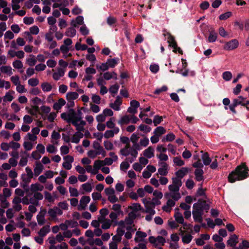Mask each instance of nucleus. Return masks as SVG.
Segmentation results:
<instances>
[{
    "instance_id": "f257e3e1",
    "label": "nucleus",
    "mask_w": 249,
    "mask_h": 249,
    "mask_svg": "<svg viewBox=\"0 0 249 249\" xmlns=\"http://www.w3.org/2000/svg\"><path fill=\"white\" fill-rule=\"evenodd\" d=\"M81 113H77L73 109H70L68 112H64L61 114L62 119L68 123L73 125L77 131L74 133L71 138V142L78 143L84 136V131L86 122L82 119Z\"/></svg>"
},
{
    "instance_id": "f03ea898",
    "label": "nucleus",
    "mask_w": 249,
    "mask_h": 249,
    "mask_svg": "<svg viewBox=\"0 0 249 249\" xmlns=\"http://www.w3.org/2000/svg\"><path fill=\"white\" fill-rule=\"evenodd\" d=\"M248 169L245 163L238 166L235 170L231 173L228 176L229 181L233 183L237 180L245 179L248 176Z\"/></svg>"
},
{
    "instance_id": "7ed1b4c3",
    "label": "nucleus",
    "mask_w": 249,
    "mask_h": 249,
    "mask_svg": "<svg viewBox=\"0 0 249 249\" xmlns=\"http://www.w3.org/2000/svg\"><path fill=\"white\" fill-rule=\"evenodd\" d=\"M209 209V206L205 202H198L193 205V216L196 222H202V215L204 210Z\"/></svg>"
},
{
    "instance_id": "20e7f679",
    "label": "nucleus",
    "mask_w": 249,
    "mask_h": 249,
    "mask_svg": "<svg viewBox=\"0 0 249 249\" xmlns=\"http://www.w3.org/2000/svg\"><path fill=\"white\" fill-rule=\"evenodd\" d=\"M120 153L121 155L128 157V156H130V157L126 158V160H128L130 163L133 162L137 158L138 153L137 151V149L131 147L130 144H126L125 146L122 148L120 151Z\"/></svg>"
},
{
    "instance_id": "39448f33",
    "label": "nucleus",
    "mask_w": 249,
    "mask_h": 249,
    "mask_svg": "<svg viewBox=\"0 0 249 249\" xmlns=\"http://www.w3.org/2000/svg\"><path fill=\"white\" fill-rule=\"evenodd\" d=\"M148 240L151 244L157 248L163 246L165 242V238L161 236H158L157 237L151 236L148 238Z\"/></svg>"
},
{
    "instance_id": "423d86ee",
    "label": "nucleus",
    "mask_w": 249,
    "mask_h": 249,
    "mask_svg": "<svg viewBox=\"0 0 249 249\" xmlns=\"http://www.w3.org/2000/svg\"><path fill=\"white\" fill-rule=\"evenodd\" d=\"M147 234L146 232L138 230L136 231L134 241L136 243L144 244L146 246L147 241L146 239Z\"/></svg>"
},
{
    "instance_id": "0eeeda50",
    "label": "nucleus",
    "mask_w": 249,
    "mask_h": 249,
    "mask_svg": "<svg viewBox=\"0 0 249 249\" xmlns=\"http://www.w3.org/2000/svg\"><path fill=\"white\" fill-rule=\"evenodd\" d=\"M239 46V42L236 39L226 42L223 46V49L226 51H231L236 49Z\"/></svg>"
},
{
    "instance_id": "6e6552de",
    "label": "nucleus",
    "mask_w": 249,
    "mask_h": 249,
    "mask_svg": "<svg viewBox=\"0 0 249 249\" xmlns=\"http://www.w3.org/2000/svg\"><path fill=\"white\" fill-rule=\"evenodd\" d=\"M142 201L144 205L145 212H151L152 214H155L154 204L151 201L150 198H143L142 199Z\"/></svg>"
},
{
    "instance_id": "1a4fd4ad",
    "label": "nucleus",
    "mask_w": 249,
    "mask_h": 249,
    "mask_svg": "<svg viewBox=\"0 0 249 249\" xmlns=\"http://www.w3.org/2000/svg\"><path fill=\"white\" fill-rule=\"evenodd\" d=\"M72 43V40L69 38H67L64 40V44L61 45L60 50L62 53H66L71 50V45Z\"/></svg>"
},
{
    "instance_id": "9d476101",
    "label": "nucleus",
    "mask_w": 249,
    "mask_h": 249,
    "mask_svg": "<svg viewBox=\"0 0 249 249\" xmlns=\"http://www.w3.org/2000/svg\"><path fill=\"white\" fill-rule=\"evenodd\" d=\"M90 201V198L89 196H83L80 200L79 204L78 205V210L79 211L85 210Z\"/></svg>"
},
{
    "instance_id": "9b49d317",
    "label": "nucleus",
    "mask_w": 249,
    "mask_h": 249,
    "mask_svg": "<svg viewBox=\"0 0 249 249\" xmlns=\"http://www.w3.org/2000/svg\"><path fill=\"white\" fill-rule=\"evenodd\" d=\"M64 162L62 164L63 167L67 169L70 170L72 167V163L74 161L73 157L70 155H67L63 157Z\"/></svg>"
},
{
    "instance_id": "f8f14e48",
    "label": "nucleus",
    "mask_w": 249,
    "mask_h": 249,
    "mask_svg": "<svg viewBox=\"0 0 249 249\" xmlns=\"http://www.w3.org/2000/svg\"><path fill=\"white\" fill-rule=\"evenodd\" d=\"M33 197L30 198V203L35 205H38V201L43 198V195L39 192L33 193Z\"/></svg>"
},
{
    "instance_id": "ddd939ff",
    "label": "nucleus",
    "mask_w": 249,
    "mask_h": 249,
    "mask_svg": "<svg viewBox=\"0 0 249 249\" xmlns=\"http://www.w3.org/2000/svg\"><path fill=\"white\" fill-rule=\"evenodd\" d=\"M48 213L50 217L53 218H55L57 215L62 214V211L57 207H54L52 209H50L48 210Z\"/></svg>"
},
{
    "instance_id": "4468645a",
    "label": "nucleus",
    "mask_w": 249,
    "mask_h": 249,
    "mask_svg": "<svg viewBox=\"0 0 249 249\" xmlns=\"http://www.w3.org/2000/svg\"><path fill=\"white\" fill-rule=\"evenodd\" d=\"M78 94L76 92H69L66 94V99L70 104L71 106L74 105L73 100L78 97Z\"/></svg>"
},
{
    "instance_id": "2eb2a0df",
    "label": "nucleus",
    "mask_w": 249,
    "mask_h": 249,
    "mask_svg": "<svg viewBox=\"0 0 249 249\" xmlns=\"http://www.w3.org/2000/svg\"><path fill=\"white\" fill-rule=\"evenodd\" d=\"M21 202V199L19 197H15L13 201V210H14L16 211H19L22 209V206L20 204Z\"/></svg>"
},
{
    "instance_id": "dca6fc26",
    "label": "nucleus",
    "mask_w": 249,
    "mask_h": 249,
    "mask_svg": "<svg viewBox=\"0 0 249 249\" xmlns=\"http://www.w3.org/2000/svg\"><path fill=\"white\" fill-rule=\"evenodd\" d=\"M160 167L158 169V173L160 175L166 176L168 174V165L164 162H159Z\"/></svg>"
},
{
    "instance_id": "f3484780",
    "label": "nucleus",
    "mask_w": 249,
    "mask_h": 249,
    "mask_svg": "<svg viewBox=\"0 0 249 249\" xmlns=\"http://www.w3.org/2000/svg\"><path fill=\"white\" fill-rule=\"evenodd\" d=\"M65 73V70L62 68L57 69L56 71L53 74V78L54 80L57 81L62 77Z\"/></svg>"
},
{
    "instance_id": "a211bd4d",
    "label": "nucleus",
    "mask_w": 249,
    "mask_h": 249,
    "mask_svg": "<svg viewBox=\"0 0 249 249\" xmlns=\"http://www.w3.org/2000/svg\"><path fill=\"white\" fill-rule=\"evenodd\" d=\"M174 217L175 218L176 221L177 223L182 224L184 229H186L187 225L186 223L184 222V218L180 213L176 212L174 215Z\"/></svg>"
},
{
    "instance_id": "6ab92c4d",
    "label": "nucleus",
    "mask_w": 249,
    "mask_h": 249,
    "mask_svg": "<svg viewBox=\"0 0 249 249\" xmlns=\"http://www.w3.org/2000/svg\"><path fill=\"white\" fill-rule=\"evenodd\" d=\"M120 129L118 127L114 128L112 130H108L105 131L104 136L105 138L108 139L113 137L115 134H117L119 132Z\"/></svg>"
},
{
    "instance_id": "aec40b11",
    "label": "nucleus",
    "mask_w": 249,
    "mask_h": 249,
    "mask_svg": "<svg viewBox=\"0 0 249 249\" xmlns=\"http://www.w3.org/2000/svg\"><path fill=\"white\" fill-rule=\"evenodd\" d=\"M122 100L121 98L117 96L114 103H110L109 107L115 110L118 111L120 109V106L122 104Z\"/></svg>"
},
{
    "instance_id": "412c9836",
    "label": "nucleus",
    "mask_w": 249,
    "mask_h": 249,
    "mask_svg": "<svg viewBox=\"0 0 249 249\" xmlns=\"http://www.w3.org/2000/svg\"><path fill=\"white\" fill-rule=\"evenodd\" d=\"M0 71L2 73L6 74L8 76H11L13 73V71L14 70H13L10 66L4 65L2 66L0 68Z\"/></svg>"
},
{
    "instance_id": "4be33fe9",
    "label": "nucleus",
    "mask_w": 249,
    "mask_h": 249,
    "mask_svg": "<svg viewBox=\"0 0 249 249\" xmlns=\"http://www.w3.org/2000/svg\"><path fill=\"white\" fill-rule=\"evenodd\" d=\"M143 156L147 159H150L154 156V148L149 146L143 151Z\"/></svg>"
},
{
    "instance_id": "5701e85b",
    "label": "nucleus",
    "mask_w": 249,
    "mask_h": 249,
    "mask_svg": "<svg viewBox=\"0 0 249 249\" xmlns=\"http://www.w3.org/2000/svg\"><path fill=\"white\" fill-rule=\"evenodd\" d=\"M44 189V187L42 185L36 183L32 184L30 185V191L32 193L38 192V191H42Z\"/></svg>"
},
{
    "instance_id": "b1692460",
    "label": "nucleus",
    "mask_w": 249,
    "mask_h": 249,
    "mask_svg": "<svg viewBox=\"0 0 249 249\" xmlns=\"http://www.w3.org/2000/svg\"><path fill=\"white\" fill-rule=\"evenodd\" d=\"M189 171L188 167H182L176 172V175L177 177L182 178L186 175Z\"/></svg>"
},
{
    "instance_id": "393cba45",
    "label": "nucleus",
    "mask_w": 249,
    "mask_h": 249,
    "mask_svg": "<svg viewBox=\"0 0 249 249\" xmlns=\"http://www.w3.org/2000/svg\"><path fill=\"white\" fill-rule=\"evenodd\" d=\"M201 153L202 154L201 155V158L204 165H210L212 161V160L209 157L208 153L207 152H204L203 151H201Z\"/></svg>"
},
{
    "instance_id": "a878e982",
    "label": "nucleus",
    "mask_w": 249,
    "mask_h": 249,
    "mask_svg": "<svg viewBox=\"0 0 249 249\" xmlns=\"http://www.w3.org/2000/svg\"><path fill=\"white\" fill-rule=\"evenodd\" d=\"M238 242V237L235 234L231 235L227 241V244L231 247H234Z\"/></svg>"
},
{
    "instance_id": "bb28decb",
    "label": "nucleus",
    "mask_w": 249,
    "mask_h": 249,
    "mask_svg": "<svg viewBox=\"0 0 249 249\" xmlns=\"http://www.w3.org/2000/svg\"><path fill=\"white\" fill-rule=\"evenodd\" d=\"M194 174L195 176V179L197 181H200L204 179V172L202 169H196L195 171Z\"/></svg>"
},
{
    "instance_id": "cd10ccee",
    "label": "nucleus",
    "mask_w": 249,
    "mask_h": 249,
    "mask_svg": "<svg viewBox=\"0 0 249 249\" xmlns=\"http://www.w3.org/2000/svg\"><path fill=\"white\" fill-rule=\"evenodd\" d=\"M139 139L138 134L134 133L132 134L130 137V141L133 143V146L136 148L137 150H140L139 148V145L137 143Z\"/></svg>"
},
{
    "instance_id": "c85d7f7f",
    "label": "nucleus",
    "mask_w": 249,
    "mask_h": 249,
    "mask_svg": "<svg viewBox=\"0 0 249 249\" xmlns=\"http://www.w3.org/2000/svg\"><path fill=\"white\" fill-rule=\"evenodd\" d=\"M46 214L45 211H41L37 215V221L38 224L40 225H42L45 223V215Z\"/></svg>"
},
{
    "instance_id": "c756f323",
    "label": "nucleus",
    "mask_w": 249,
    "mask_h": 249,
    "mask_svg": "<svg viewBox=\"0 0 249 249\" xmlns=\"http://www.w3.org/2000/svg\"><path fill=\"white\" fill-rule=\"evenodd\" d=\"M66 104V101L63 98H60L58 101L55 103L53 105L54 109L59 110L61 107L64 106Z\"/></svg>"
},
{
    "instance_id": "7c9ffc66",
    "label": "nucleus",
    "mask_w": 249,
    "mask_h": 249,
    "mask_svg": "<svg viewBox=\"0 0 249 249\" xmlns=\"http://www.w3.org/2000/svg\"><path fill=\"white\" fill-rule=\"evenodd\" d=\"M51 142L53 144L57 145L58 144V140L60 138V134L59 132L53 131L52 134Z\"/></svg>"
},
{
    "instance_id": "2f4dec72",
    "label": "nucleus",
    "mask_w": 249,
    "mask_h": 249,
    "mask_svg": "<svg viewBox=\"0 0 249 249\" xmlns=\"http://www.w3.org/2000/svg\"><path fill=\"white\" fill-rule=\"evenodd\" d=\"M43 166L39 162H36L34 169V174L36 176H38L43 171Z\"/></svg>"
},
{
    "instance_id": "473e14b6",
    "label": "nucleus",
    "mask_w": 249,
    "mask_h": 249,
    "mask_svg": "<svg viewBox=\"0 0 249 249\" xmlns=\"http://www.w3.org/2000/svg\"><path fill=\"white\" fill-rule=\"evenodd\" d=\"M15 93V91L13 90H9L7 92L5 95L3 97V100L4 102H11L13 99V94Z\"/></svg>"
},
{
    "instance_id": "72a5a7b5",
    "label": "nucleus",
    "mask_w": 249,
    "mask_h": 249,
    "mask_svg": "<svg viewBox=\"0 0 249 249\" xmlns=\"http://www.w3.org/2000/svg\"><path fill=\"white\" fill-rule=\"evenodd\" d=\"M232 103L236 106L240 105L244 106L246 105V98L242 96H240L237 98L234 99Z\"/></svg>"
},
{
    "instance_id": "f704fd0d",
    "label": "nucleus",
    "mask_w": 249,
    "mask_h": 249,
    "mask_svg": "<svg viewBox=\"0 0 249 249\" xmlns=\"http://www.w3.org/2000/svg\"><path fill=\"white\" fill-rule=\"evenodd\" d=\"M27 64L30 66H34L37 62L36 58L33 54L29 55L26 60Z\"/></svg>"
},
{
    "instance_id": "c9c22d12",
    "label": "nucleus",
    "mask_w": 249,
    "mask_h": 249,
    "mask_svg": "<svg viewBox=\"0 0 249 249\" xmlns=\"http://www.w3.org/2000/svg\"><path fill=\"white\" fill-rule=\"evenodd\" d=\"M217 37V33L213 30H211L209 31V36L208 40L209 42H215Z\"/></svg>"
},
{
    "instance_id": "e433bc0d",
    "label": "nucleus",
    "mask_w": 249,
    "mask_h": 249,
    "mask_svg": "<svg viewBox=\"0 0 249 249\" xmlns=\"http://www.w3.org/2000/svg\"><path fill=\"white\" fill-rule=\"evenodd\" d=\"M131 120L130 116L129 115H124L121 117L118 121V124L121 125L128 124Z\"/></svg>"
},
{
    "instance_id": "4c0bfd02",
    "label": "nucleus",
    "mask_w": 249,
    "mask_h": 249,
    "mask_svg": "<svg viewBox=\"0 0 249 249\" xmlns=\"http://www.w3.org/2000/svg\"><path fill=\"white\" fill-rule=\"evenodd\" d=\"M104 78L105 80H109L111 78H113L115 80L117 79V74L114 72H106L104 73Z\"/></svg>"
},
{
    "instance_id": "58836bf2",
    "label": "nucleus",
    "mask_w": 249,
    "mask_h": 249,
    "mask_svg": "<svg viewBox=\"0 0 249 249\" xmlns=\"http://www.w3.org/2000/svg\"><path fill=\"white\" fill-rule=\"evenodd\" d=\"M84 18L82 16H78L75 20L71 21V25L74 27H76L77 25H82L84 22Z\"/></svg>"
},
{
    "instance_id": "ea45409f",
    "label": "nucleus",
    "mask_w": 249,
    "mask_h": 249,
    "mask_svg": "<svg viewBox=\"0 0 249 249\" xmlns=\"http://www.w3.org/2000/svg\"><path fill=\"white\" fill-rule=\"evenodd\" d=\"M41 88L44 92L50 91L52 89V86L48 82H43L41 85Z\"/></svg>"
},
{
    "instance_id": "a19ab883",
    "label": "nucleus",
    "mask_w": 249,
    "mask_h": 249,
    "mask_svg": "<svg viewBox=\"0 0 249 249\" xmlns=\"http://www.w3.org/2000/svg\"><path fill=\"white\" fill-rule=\"evenodd\" d=\"M55 144H49L46 147V151L50 154L55 153L57 151V147L55 146Z\"/></svg>"
},
{
    "instance_id": "79ce46f5",
    "label": "nucleus",
    "mask_w": 249,
    "mask_h": 249,
    "mask_svg": "<svg viewBox=\"0 0 249 249\" xmlns=\"http://www.w3.org/2000/svg\"><path fill=\"white\" fill-rule=\"evenodd\" d=\"M165 133L166 129L162 126H158L154 131V134L159 137Z\"/></svg>"
},
{
    "instance_id": "37998d69",
    "label": "nucleus",
    "mask_w": 249,
    "mask_h": 249,
    "mask_svg": "<svg viewBox=\"0 0 249 249\" xmlns=\"http://www.w3.org/2000/svg\"><path fill=\"white\" fill-rule=\"evenodd\" d=\"M50 231V227L49 226H44L38 232L39 236L44 237L47 233H48Z\"/></svg>"
},
{
    "instance_id": "c03bdc74",
    "label": "nucleus",
    "mask_w": 249,
    "mask_h": 249,
    "mask_svg": "<svg viewBox=\"0 0 249 249\" xmlns=\"http://www.w3.org/2000/svg\"><path fill=\"white\" fill-rule=\"evenodd\" d=\"M23 0H12L11 6L13 10H17L20 9L19 3Z\"/></svg>"
},
{
    "instance_id": "a18cd8bd",
    "label": "nucleus",
    "mask_w": 249,
    "mask_h": 249,
    "mask_svg": "<svg viewBox=\"0 0 249 249\" xmlns=\"http://www.w3.org/2000/svg\"><path fill=\"white\" fill-rule=\"evenodd\" d=\"M104 165L103 161L101 160H96L94 161L93 168L95 171H97V174L101 167Z\"/></svg>"
},
{
    "instance_id": "49530a36",
    "label": "nucleus",
    "mask_w": 249,
    "mask_h": 249,
    "mask_svg": "<svg viewBox=\"0 0 249 249\" xmlns=\"http://www.w3.org/2000/svg\"><path fill=\"white\" fill-rule=\"evenodd\" d=\"M193 238V236L189 233H186L182 235V241L184 244L189 243Z\"/></svg>"
},
{
    "instance_id": "de8ad7c7",
    "label": "nucleus",
    "mask_w": 249,
    "mask_h": 249,
    "mask_svg": "<svg viewBox=\"0 0 249 249\" xmlns=\"http://www.w3.org/2000/svg\"><path fill=\"white\" fill-rule=\"evenodd\" d=\"M130 162L128 160H126V159L124 161H123L120 164V170L124 172H126V170L129 168L130 164L129 163Z\"/></svg>"
},
{
    "instance_id": "09e8293b",
    "label": "nucleus",
    "mask_w": 249,
    "mask_h": 249,
    "mask_svg": "<svg viewBox=\"0 0 249 249\" xmlns=\"http://www.w3.org/2000/svg\"><path fill=\"white\" fill-rule=\"evenodd\" d=\"M149 142V139L146 137H144L143 138L140 140L139 143H138L139 145V148L141 149V146L146 147L148 145Z\"/></svg>"
},
{
    "instance_id": "8fccbe9b",
    "label": "nucleus",
    "mask_w": 249,
    "mask_h": 249,
    "mask_svg": "<svg viewBox=\"0 0 249 249\" xmlns=\"http://www.w3.org/2000/svg\"><path fill=\"white\" fill-rule=\"evenodd\" d=\"M76 30L72 27L69 28L65 32V35L69 37H74L76 35Z\"/></svg>"
},
{
    "instance_id": "3c124183",
    "label": "nucleus",
    "mask_w": 249,
    "mask_h": 249,
    "mask_svg": "<svg viewBox=\"0 0 249 249\" xmlns=\"http://www.w3.org/2000/svg\"><path fill=\"white\" fill-rule=\"evenodd\" d=\"M13 67L18 70H20L23 68V64L22 62L19 60H16L12 62Z\"/></svg>"
},
{
    "instance_id": "603ef678",
    "label": "nucleus",
    "mask_w": 249,
    "mask_h": 249,
    "mask_svg": "<svg viewBox=\"0 0 249 249\" xmlns=\"http://www.w3.org/2000/svg\"><path fill=\"white\" fill-rule=\"evenodd\" d=\"M175 139V135L173 133H170L166 135L165 137L162 139V142H172Z\"/></svg>"
},
{
    "instance_id": "864d4df0",
    "label": "nucleus",
    "mask_w": 249,
    "mask_h": 249,
    "mask_svg": "<svg viewBox=\"0 0 249 249\" xmlns=\"http://www.w3.org/2000/svg\"><path fill=\"white\" fill-rule=\"evenodd\" d=\"M232 75L231 71H226L222 73V78L226 81H229L232 78Z\"/></svg>"
},
{
    "instance_id": "5fc2aeb1",
    "label": "nucleus",
    "mask_w": 249,
    "mask_h": 249,
    "mask_svg": "<svg viewBox=\"0 0 249 249\" xmlns=\"http://www.w3.org/2000/svg\"><path fill=\"white\" fill-rule=\"evenodd\" d=\"M119 61L118 58H113L107 60V63L109 68H114Z\"/></svg>"
},
{
    "instance_id": "6e6d98bb",
    "label": "nucleus",
    "mask_w": 249,
    "mask_h": 249,
    "mask_svg": "<svg viewBox=\"0 0 249 249\" xmlns=\"http://www.w3.org/2000/svg\"><path fill=\"white\" fill-rule=\"evenodd\" d=\"M169 196L175 201L178 200L181 197L180 194L178 192H170Z\"/></svg>"
},
{
    "instance_id": "4d7b16f0",
    "label": "nucleus",
    "mask_w": 249,
    "mask_h": 249,
    "mask_svg": "<svg viewBox=\"0 0 249 249\" xmlns=\"http://www.w3.org/2000/svg\"><path fill=\"white\" fill-rule=\"evenodd\" d=\"M173 162L176 165L178 166H183L185 164L184 161L179 157H175L173 159Z\"/></svg>"
},
{
    "instance_id": "13d9d810",
    "label": "nucleus",
    "mask_w": 249,
    "mask_h": 249,
    "mask_svg": "<svg viewBox=\"0 0 249 249\" xmlns=\"http://www.w3.org/2000/svg\"><path fill=\"white\" fill-rule=\"evenodd\" d=\"M112 210L114 211L113 212H115L120 214H123V212L121 210V206L120 204H113L112 207Z\"/></svg>"
},
{
    "instance_id": "bf43d9fd",
    "label": "nucleus",
    "mask_w": 249,
    "mask_h": 249,
    "mask_svg": "<svg viewBox=\"0 0 249 249\" xmlns=\"http://www.w3.org/2000/svg\"><path fill=\"white\" fill-rule=\"evenodd\" d=\"M112 222L109 219H106L102 222V228L104 230L108 229L112 224Z\"/></svg>"
},
{
    "instance_id": "052dcab7",
    "label": "nucleus",
    "mask_w": 249,
    "mask_h": 249,
    "mask_svg": "<svg viewBox=\"0 0 249 249\" xmlns=\"http://www.w3.org/2000/svg\"><path fill=\"white\" fill-rule=\"evenodd\" d=\"M38 112V107L37 106H34L29 108L28 112L32 115H36Z\"/></svg>"
},
{
    "instance_id": "680f3d73",
    "label": "nucleus",
    "mask_w": 249,
    "mask_h": 249,
    "mask_svg": "<svg viewBox=\"0 0 249 249\" xmlns=\"http://www.w3.org/2000/svg\"><path fill=\"white\" fill-rule=\"evenodd\" d=\"M24 139L31 142H34L37 140V137L36 135L33 134L31 132H29L27 134Z\"/></svg>"
},
{
    "instance_id": "e2e57ef3",
    "label": "nucleus",
    "mask_w": 249,
    "mask_h": 249,
    "mask_svg": "<svg viewBox=\"0 0 249 249\" xmlns=\"http://www.w3.org/2000/svg\"><path fill=\"white\" fill-rule=\"evenodd\" d=\"M75 48L77 51H84L88 49V46L86 44H81L80 42H77L75 44Z\"/></svg>"
},
{
    "instance_id": "0e129e2a",
    "label": "nucleus",
    "mask_w": 249,
    "mask_h": 249,
    "mask_svg": "<svg viewBox=\"0 0 249 249\" xmlns=\"http://www.w3.org/2000/svg\"><path fill=\"white\" fill-rule=\"evenodd\" d=\"M139 129L141 131L147 133L151 130V128L148 125L142 124L139 126Z\"/></svg>"
},
{
    "instance_id": "69168bd1",
    "label": "nucleus",
    "mask_w": 249,
    "mask_h": 249,
    "mask_svg": "<svg viewBox=\"0 0 249 249\" xmlns=\"http://www.w3.org/2000/svg\"><path fill=\"white\" fill-rule=\"evenodd\" d=\"M10 87L11 85L9 82L0 79V88L4 87L7 89H10Z\"/></svg>"
},
{
    "instance_id": "338daca9",
    "label": "nucleus",
    "mask_w": 249,
    "mask_h": 249,
    "mask_svg": "<svg viewBox=\"0 0 249 249\" xmlns=\"http://www.w3.org/2000/svg\"><path fill=\"white\" fill-rule=\"evenodd\" d=\"M23 146L24 149L27 151H30L33 147V144L31 142H29L28 141H24Z\"/></svg>"
},
{
    "instance_id": "774afa93",
    "label": "nucleus",
    "mask_w": 249,
    "mask_h": 249,
    "mask_svg": "<svg viewBox=\"0 0 249 249\" xmlns=\"http://www.w3.org/2000/svg\"><path fill=\"white\" fill-rule=\"evenodd\" d=\"M11 108L15 113H18L20 110L21 107L16 103L13 102L11 105Z\"/></svg>"
}]
</instances>
